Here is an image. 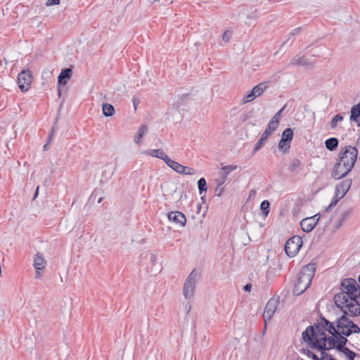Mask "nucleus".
<instances>
[{"mask_svg":"<svg viewBox=\"0 0 360 360\" xmlns=\"http://www.w3.org/2000/svg\"><path fill=\"white\" fill-rule=\"evenodd\" d=\"M59 4H60V0H47L46 2V5L47 6L58 5Z\"/></svg>","mask_w":360,"mask_h":360,"instance_id":"nucleus-42","label":"nucleus"},{"mask_svg":"<svg viewBox=\"0 0 360 360\" xmlns=\"http://www.w3.org/2000/svg\"><path fill=\"white\" fill-rule=\"evenodd\" d=\"M317 216L318 214L311 217L304 218L300 221V226L304 232L309 233L314 229L319 220V217L316 219Z\"/></svg>","mask_w":360,"mask_h":360,"instance_id":"nucleus-12","label":"nucleus"},{"mask_svg":"<svg viewBox=\"0 0 360 360\" xmlns=\"http://www.w3.org/2000/svg\"><path fill=\"white\" fill-rule=\"evenodd\" d=\"M340 352L343 353L347 357L348 360H354L356 356V354L347 347L340 351Z\"/></svg>","mask_w":360,"mask_h":360,"instance_id":"nucleus-34","label":"nucleus"},{"mask_svg":"<svg viewBox=\"0 0 360 360\" xmlns=\"http://www.w3.org/2000/svg\"><path fill=\"white\" fill-rule=\"evenodd\" d=\"M270 202L267 200H264L261 202L260 210L264 217H267L269 213Z\"/></svg>","mask_w":360,"mask_h":360,"instance_id":"nucleus-30","label":"nucleus"},{"mask_svg":"<svg viewBox=\"0 0 360 360\" xmlns=\"http://www.w3.org/2000/svg\"><path fill=\"white\" fill-rule=\"evenodd\" d=\"M231 33L229 31H226L223 34L222 39L225 41H229V39H231Z\"/></svg>","mask_w":360,"mask_h":360,"instance_id":"nucleus-43","label":"nucleus"},{"mask_svg":"<svg viewBox=\"0 0 360 360\" xmlns=\"http://www.w3.org/2000/svg\"><path fill=\"white\" fill-rule=\"evenodd\" d=\"M256 96L252 89L244 97L243 102L248 103L256 98Z\"/></svg>","mask_w":360,"mask_h":360,"instance_id":"nucleus-40","label":"nucleus"},{"mask_svg":"<svg viewBox=\"0 0 360 360\" xmlns=\"http://www.w3.org/2000/svg\"><path fill=\"white\" fill-rule=\"evenodd\" d=\"M314 348L318 350H330L332 349H337V343L335 336L331 335L327 338V342H321L319 344L314 345Z\"/></svg>","mask_w":360,"mask_h":360,"instance_id":"nucleus-16","label":"nucleus"},{"mask_svg":"<svg viewBox=\"0 0 360 360\" xmlns=\"http://www.w3.org/2000/svg\"><path fill=\"white\" fill-rule=\"evenodd\" d=\"M288 66H313V64L310 63L304 56H295L288 64Z\"/></svg>","mask_w":360,"mask_h":360,"instance_id":"nucleus-18","label":"nucleus"},{"mask_svg":"<svg viewBox=\"0 0 360 360\" xmlns=\"http://www.w3.org/2000/svg\"><path fill=\"white\" fill-rule=\"evenodd\" d=\"M49 142L50 141H48V142L46 143H45L44 146H43V148L44 150H47V147H48Z\"/></svg>","mask_w":360,"mask_h":360,"instance_id":"nucleus-51","label":"nucleus"},{"mask_svg":"<svg viewBox=\"0 0 360 360\" xmlns=\"http://www.w3.org/2000/svg\"><path fill=\"white\" fill-rule=\"evenodd\" d=\"M352 185V179H347L339 183L335 186V195L342 199L349 190Z\"/></svg>","mask_w":360,"mask_h":360,"instance_id":"nucleus-13","label":"nucleus"},{"mask_svg":"<svg viewBox=\"0 0 360 360\" xmlns=\"http://www.w3.org/2000/svg\"><path fill=\"white\" fill-rule=\"evenodd\" d=\"M320 217V215H319V214H318V216H317V217H316V219H318V217Z\"/></svg>","mask_w":360,"mask_h":360,"instance_id":"nucleus-56","label":"nucleus"},{"mask_svg":"<svg viewBox=\"0 0 360 360\" xmlns=\"http://www.w3.org/2000/svg\"><path fill=\"white\" fill-rule=\"evenodd\" d=\"M320 323L321 326H322L326 331H328L330 334H331V335L335 336L337 335L338 331L336 330V323L335 324L334 322H330L323 316L321 317Z\"/></svg>","mask_w":360,"mask_h":360,"instance_id":"nucleus-17","label":"nucleus"},{"mask_svg":"<svg viewBox=\"0 0 360 360\" xmlns=\"http://www.w3.org/2000/svg\"><path fill=\"white\" fill-rule=\"evenodd\" d=\"M32 81V74L30 70H22L18 75V84L22 92L28 91Z\"/></svg>","mask_w":360,"mask_h":360,"instance_id":"nucleus-9","label":"nucleus"},{"mask_svg":"<svg viewBox=\"0 0 360 360\" xmlns=\"http://www.w3.org/2000/svg\"><path fill=\"white\" fill-rule=\"evenodd\" d=\"M347 294L340 292L335 295L334 302L337 307L345 313H349V316H358L360 315V304L358 299L352 301L350 297H347Z\"/></svg>","mask_w":360,"mask_h":360,"instance_id":"nucleus-3","label":"nucleus"},{"mask_svg":"<svg viewBox=\"0 0 360 360\" xmlns=\"http://www.w3.org/2000/svg\"><path fill=\"white\" fill-rule=\"evenodd\" d=\"M349 313L343 314L337 319V331L345 336H349L353 333H360V328L354 323L349 318Z\"/></svg>","mask_w":360,"mask_h":360,"instance_id":"nucleus-5","label":"nucleus"},{"mask_svg":"<svg viewBox=\"0 0 360 360\" xmlns=\"http://www.w3.org/2000/svg\"><path fill=\"white\" fill-rule=\"evenodd\" d=\"M278 304L279 299L278 297H272L267 302L263 313L265 323L271 319L278 309Z\"/></svg>","mask_w":360,"mask_h":360,"instance_id":"nucleus-10","label":"nucleus"},{"mask_svg":"<svg viewBox=\"0 0 360 360\" xmlns=\"http://www.w3.org/2000/svg\"><path fill=\"white\" fill-rule=\"evenodd\" d=\"M219 176L220 178L216 180L217 184V191L218 190V188L221 187L226 182L227 178V176H225L221 172H219Z\"/></svg>","mask_w":360,"mask_h":360,"instance_id":"nucleus-39","label":"nucleus"},{"mask_svg":"<svg viewBox=\"0 0 360 360\" xmlns=\"http://www.w3.org/2000/svg\"><path fill=\"white\" fill-rule=\"evenodd\" d=\"M294 136L293 130L291 128H286L282 132L281 138L287 141L288 142H291Z\"/></svg>","mask_w":360,"mask_h":360,"instance_id":"nucleus-27","label":"nucleus"},{"mask_svg":"<svg viewBox=\"0 0 360 360\" xmlns=\"http://www.w3.org/2000/svg\"><path fill=\"white\" fill-rule=\"evenodd\" d=\"M285 105L283 106L281 110H279L271 119V120L269 122H271V125H276L278 126V122H279V120H280V117H281V114L282 112V111L283 110V109L285 108Z\"/></svg>","mask_w":360,"mask_h":360,"instance_id":"nucleus-32","label":"nucleus"},{"mask_svg":"<svg viewBox=\"0 0 360 360\" xmlns=\"http://www.w3.org/2000/svg\"><path fill=\"white\" fill-rule=\"evenodd\" d=\"M251 288H252V285L251 284H246L244 287H243V290L245 291V292H249L251 290Z\"/></svg>","mask_w":360,"mask_h":360,"instance_id":"nucleus-47","label":"nucleus"},{"mask_svg":"<svg viewBox=\"0 0 360 360\" xmlns=\"http://www.w3.org/2000/svg\"><path fill=\"white\" fill-rule=\"evenodd\" d=\"M198 188L200 195L207 190V183L205 178L202 177L198 181Z\"/></svg>","mask_w":360,"mask_h":360,"instance_id":"nucleus-31","label":"nucleus"},{"mask_svg":"<svg viewBox=\"0 0 360 360\" xmlns=\"http://www.w3.org/2000/svg\"><path fill=\"white\" fill-rule=\"evenodd\" d=\"M356 122L358 123V126L360 127V120L359 121L358 120V122Z\"/></svg>","mask_w":360,"mask_h":360,"instance_id":"nucleus-55","label":"nucleus"},{"mask_svg":"<svg viewBox=\"0 0 360 360\" xmlns=\"http://www.w3.org/2000/svg\"><path fill=\"white\" fill-rule=\"evenodd\" d=\"M347 336H345L342 335V333H337V335H335L336 343H337V350L340 352L344 349L347 348L345 345L348 342V340L347 339Z\"/></svg>","mask_w":360,"mask_h":360,"instance_id":"nucleus-22","label":"nucleus"},{"mask_svg":"<svg viewBox=\"0 0 360 360\" xmlns=\"http://www.w3.org/2000/svg\"><path fill=\"white\" fill-rule=\"evenodd\" d=\"M357 156L358 150L356 147L347 146L342 148L333 168L332 177L335 179H340L347 176L353 169Z\"/></svg>","mask_w":360,"mask_h":360,"instance_id":"nucleus-1","label":"nucleus"},{"mask_svg":"<svg viewBox=\"0 0 360 360\" xmlns=\"http://www.w3.org/2000/svg\"><path fill=\"white\" fill-rule=\"evenodd\" d=\"M167 217L170 221L175 223L181 227H184L186 224L185 215L179 211H172L168 212Z\"/></svg>","mask_w":360,"mask_h":360,"instance_id":"nucleus-14","label":"nucleus"},{"mask_svg":"<svg viewBox=\"0 0 360 360\" xmlns=\"http://www.w3.org/2000/svg\"><path fill=\"white\" fill-rule=\"evenodd\" d=\"M352 214V209H347L345 210L342 214L341 216L338 221V223L335 226V229L338 230L339 229L343 224L344 222L347 221L349 219Z\"/></svg>","mask_w":360,"mask_h":360,"instance_id":"nucleus-21","label":"nucleus"},{"mask_svg":"<svg viewBox=\"0 0 360 360\" xmlns=\"http://www.w3.org/2000/svg\"><path fill=\"white\" fill-rule=\"evenodd\" d=\"M266 85L264 83H259L252 88V91L255 93L256 97L261 96L266 89Z\"/></svg>","mask_w":360,"mask_h":360,"instance_id":"nucleus-28","label":"nucleus"},{"mask_svg":"<svg viewBox=\"0 0 360 360\" xmlns=\"http://www.w3.org/2000/svg\"><path fill=\"white\" fill-rule=\"evenodd\" d=\"M223 193H224V188H219L218 195L220 196Z\"/></svg>","mask_w":360,"mask_h":360,"instance_id":"nucleus-50","label":"nucleus"},{"mask_svg":"<svg viewBox=\"0 0 360 360\" xmlns=\"http://www.w3.org/2000/svg\"><path fill=\"white\" fill-rule=\"evenodd\" d=\"M197 278L198 273L193 269L186 279L183 288L184 295L186 299L190 300L193 297Z\"/></svg>","mask_w":360,"mask_h":360,"instance_id":"nucleus-7","label":"nucleus"},{"mask_svg":"<svg viewBox=\"0 0 360 360\" xmlns=\"http://www.w3.org/2000/svg\"><path fill=\"white\" fill-rule=\"evenodd\" d=\"M54 130H55V127H52L51 132V134L49 135V137H48V141H51V139H52V137H53V136Z\"/></svg>","mask_w":360,"mask_h":360,"instance_id":"nucleus-48","label":"nucleus"},{"mask_svg":"<svg viewBox=\"0 0 360 360\" xmlns=\"http://www.w3.org/2000/svg\"><path fill=\"white\" fill-rule=\"evenodd\" d=\"M291 142H288L283 139H281L278 143V149L283 153H285L289 150Z\"/></svg>","mask_w":360,"mask_h":360,"instance_id":"nucleus-29","label":"nucleus"},{"mask_svg":"<svg viewBox=\"0 0 360 360\" xmlns=\"http://www.w3.org/2000/svg\"><path fill=\"white\" fill-rule=\"evenodd\" d=\"M148 130V127L146 124H142L138 131L134 135V142L136 143H139L143 135L146 133Z\"/></svg>","mask_w":360,"mask_h":360,"instance_id":"nucleus-24","label":"nucleus"},{"mask_svg":"<svg viewBox=\"0 0 360 360\" xmlns=\"http://www.w3.org/2000/svg\"><path fill=\"white\" fill-rule=\"evenodd\" d=\"M102 200H103V198H100L98 199V203H101V201H102Z\"/></svg>","mask_w":360,"mask_h":360,"instance_id":"nucleus-53","label":"nucleus"},{"mask_svg":"<svg viewBox=\"0 0 360 360\" xmlns=\"http://www.w3.org/2000/svg\"><path fill=\"white\" fill-rule=\"evenodd\" d=\"M277 127L278 126L275 124L271 125V122H269L264 131L262 133L261 136L267 140L270 135L277 129Z\"/></svg>","mask_w":360,"mask_h":360,"instance_id":"nucleus-26","label":"nucleus"},{"mask_svg":"<svg viewBox=\"0 0 360 360\" xmlns=\"http://www.w3.org/2000/svg\"><path fill=\"white\" fill-rule=\"evenodd\" d=\"M302 27H297L294 30H292V31L289 34L290 37V36H295L297 34H299V32H300Z\"/></svg>","mask_w":360,"mask_h":360,"instance_id":"nucleus-45","label":"nucleus"},{"mask_svg":"<svg viewBox=\"0 0 360 360\" xmlns=\"http://www.w3.org/2000/svg\"><path fill=\"white\" fill-rule=\"evenodd\" d=\"M138 103H139V100L136 99V98H133V104H134L135 109H136V105H137Z\"/></svg>","mask_w":360,"mask_h":360,"instance_id":"nucleus-49","label":"nucleus"},{"mask_svg":"<svg viewBox=\"0 0 360 360\" xmlns=\"http://www.w3.org/2000/svg\"><path fill=\"white\" fill-rule=\"evenodd\" d=\"M266 141V139L261 136L259 139L257 141V142L254 146V151L255 152V151L259 150L264 145Z\"/></svg>","mask_w":360,"mask_h":360,"instance_id":"nucleus-38","label":"nucleus"},{"mask_svg":"<svg viewBox=\"0 0 360 360\" xmlns=\"http://www.w3.org/2000/svg\"><path fill=\"white\" fill-rule=\"evenodd\" d=\"M301 165V162L300 160L295 158L293 159L290 165L289 169L291 172H294L297 170V168H299Z\"/></svg>","mask_w":360,"mask_h":360,"instance_id":"nucleus-36","label":"nucleus"},{"mask_svg":"<svg viewBox=\"0 0 360 360\" xmlns=\"http://www.w3.org/2000/svg\"><path fill=\"white\" fill-rule=\"evenodd\" d=\"M344 119L343 115L341 114H338L335 117H333L331 122H330V127L332 129H335L337 127L338 122L342 121Z\"/></svg>","mask_w":360,"mask_h":360,"instance_id":"nucleus-33","label":"nucleus"},{"mask_svg":"<svg viewBox=\"0 0 360 360\" xmlns=\"http://www.w3.org/2000/svg\"><path fill=\"white\" fill-rule=\"evenodd\" d=\"M302 245V239L300 236H294L289 238L285 244V251L289 257L295 256Z\"/></svg>","mask_w":360,"mask_h":360,"instance_id":"nucleus-8","label":"nucleus"},{"mask_svg":"<svg viewBox=\"0 0 360 360\" xmlns=\"http://www.w3.org/2000/svg\"><path fill=\"white\" fill-rule=\"evenodd\" d=\"M38 190H39V186H38V187L37 188V189H36V191H35V193H34V198H35L37 196V195H38Z\"/></svg>","mask_w":360,"mask_h":360,"instance_id":"nucleus-52","label":"nucleus"},{"mask_svg":"<svg viewBox=\"0 0 360 360\" xmlns=\"http://www.w3.org/2000/svg\"><path fill=\"white\" fill-rule=\"evenodd\" d=\"M321 356H323L325 360H336L334 357H333L330 354L326 352V350H321Z\"/></svg>","mask_w":360,"mask_h":360,"instance_id":"nucleus-41","label":"nucleus"},{"mask_svg":"<svg viewBox=\"0 0 360 360\" xmlns=\"http://www.w3.org/2000/svg\"><path fill=\"white\" fill-rule=\"evenodd\" d=\"M307 355L308 357L311 358L313 360H318V356L310 350H307Z\"/></svg>","mask_w":360,"mask_h":360,"instance_id":"nucleus-44","label":"nucleus"},{"mask_svg":"<svg viewBox=\"0 0 360 360\" xmlns=\"http://www.w3.org/2000/svg\"><path fill=\"white\" fill-rule=\"evenodd\" d=\"M316 264L309 263L304 265L297 276V279L293 287V294L300 295L310 286L311 281L315 275Z\"/></svg>","mask_w":360,"mask_h":360,"instance_id":"nucleus-2","label":"nucleus"},{"mask_svg":"<svg viewBox=\"0 0 360 360\" xmlns=\"http://www.w3.org/2000/svg\"><path fill=\"white\" fill-rule=\"evenodd\" d=\"M236 168L237 165H226L221 167V172L224 174L225 176H227L229 174V173L236 169Z\"/></svg>","mask_w":360,"mask_h":360,"instance_id":"nucleus-35","label":"nucleus"},{"mask_svg":"<svg viewBox=\"0 0 360 360\" xmlns=\"http://www.w3.org/2000/svg\"><path fill=\"white\" fill-rule=\"evenodd\" d=\"M340 292L347 294V297H350L352 301L358 299L356 292L358 290V284L355 279L352 278H344L340 285Z\"/></svg>","mask_w":360,"mask_h":360,"instance_id":"nucleus-6","label":"nucleus"},{"mask_svg":"<svg viewBox=\"0 0 360 360\" xmlns=\"http://www.w3.org/2000/svg\"><path fill=\"white\" fill-rule=\"evenodd\" d=\"M340 200V198L338 197L337 195H334L330 203L326 209V212H330L338 203V202Z\"/></svg>","mask_w":360,"mask_h":360,"instance_id":"nucleus-37","label":"nucleus"},{"mask_svg":"<svg viewBox=\"0 0 360 360\" xmlns=\"http://www.w3.org/2000/svg\"><path fill=\"white\" fill-rule=\"evenodd\" d=\"M156 259H157V257H156L155 254L150 253V261L152 263V264H155V262H156Z\"/></svg>","mask_w":360,"mask_h":360,"instance_id":"nucleus-46","label":"nucleus"},{"mask_svg":"<svg viewBox=\"0 0 360 360\" xmlns=\"http://www.w3.org/2000/svg\"><path fill=\"white\" fill-rule=\"evenodd\" d=\"M327 335L325 329L321 326V323H315L314 326H308L302 332V339L304 342L310 344L314 348V345L327 342Z\"/></svg>","mask_w":360,"mask_h":360,"instance_id":"nucleus-4","label":"nucleus"},{"mask_svg":"<svg viewBox=\"0 0 360 360\" xmlns=\"http://www.w3.org/2000/svg\"><path fill=\"white\" fill-rule=\"evenodd\" d=\"M46 264V262L43 257V255L41 253H37L34 255V264L33 266L36 270V278H39L41 276L40 271L43 270L45 268V266Z\"/></svg>","mask_w":360,"mask_h":360,"instance_id":"nucleus-15","label":"nucleus"},{"mask_svg":"<svg viewBox=\"0 0 360 360\" xmlns=\"http://www.w3.org/2000/svg\"><path fill=\"white\" fill-rule=\"evenodd\" d=\"M156 0H149L150 2L153 3L155 2Z\"/></svg>","mask_w":360,"mask_h":360,"instance_id":"nucleus-54","label":"nucleus"},{"mask_svg":"<svg viewBox=\"0 0 360 360\" xmlns=\"http://www.w3.org/2000/svg\"><path fill=\"white\" fill-rule=\"evenodd\" d=\"M338 139L335 137L329 138L325 141L326 148L330 151L335 150L338 148Z\"/></svg>","mask_w":360,"mask_h":360,"instance_id":"nucleus-23","label":"nucleus"},{"mask_svg":"<svg viewBox=\"0 0 360 360\" xmlns=\"http://www.w3.org/2000/svg\"><path fill=\"white\" fill-rule=\"evenodd\" d=\"M165 164L174 171L180 174L193 175L195 173V171L193 168L184 166L181 164L172 160L170 158H169Z\"/></svg>","mask_w":360,"mask_h":360,"instance_id":"nucleus-11","label":"nucleus"},{"mask_svg":"<svg viewBox=\"0 0 360 360\" xmlns=\"http://www.w3.org/2000/svg\"><path fill=\"white\" fill-rule=\"evenodd\" d=\"M72 75V70L71 68H68L63 69L58 77V85H65L68 82V79H70Z\"/></svg>","mask_w":360,"mask_h":360,"instance_id":"nucleus-19","label":"nucleus"},{"mask_svg":"<svg viewBox=\"0 0 360 360\" xmlns=\"http://www.w3.org/2000/svg\"><path fill=\"white\" fill-rule=\"evenodd\" d=\"M103 114L105 117H110L115 114V108L112 105L105 103L102 105Z\"/></svg>","mask_w":360,"mask_h":360,"instance_id":"nucleus-25","label":"nucleus"},{"mask_svg":"<svg viewBox=\"0 0 360 360\" xmlns=\"http://www.w3.org/2000/svg\"><path fill=\"white\" fill-rule=\"evenodd\" d=\"M144 153L151 157L161 159L164 161L165 163H166L169 158L167 155L165 154L162 149H150L146 150Z\"/></svg>","mask_w":360,"mask_h":360,"instance_id":"nucleus-20","label":"nucleus"}]
</instances>
